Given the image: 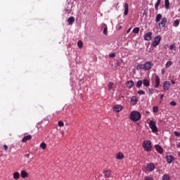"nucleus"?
Returning a JSON list of instances; mask_svg holds the SVG:
<instances>
[{
  "label": "nucleus",
  "mask_w": 180,
  "mask_h": 180,
  "mask_svg": "<svg viewBox=\"0 0 180 180\" xmlns=\"http://www.w3.org/2000/svg\"><path fill=\"white\" fill-rule=\"evenodd\" d=\"M131 102L133 105H136V103H137V97L136 96H132L131 98Z\"/></svg>",
  "instance_id": "obj_23"
},
{
  "label": "nucleus",
  "mask_w": 180,
  "mask_h": 180,
  "mask_svg": "<svg viewBox=\"0 0 180 180\" xmlns=\"http://www.w3.org/2000/svg\"><path fill=\"white\" fill-rule=\"evenodd\" d=\"M155 148L156 151H158V153H159L160 154H162V153H164V150L162 149V147L160 146V145H155Z\"/></svg>",
  "instance_id": "obj_13"
},
{
  "label": "nucleus",
  "mask_w": 180,
  "mask_h": 180,
  "mask_svg": "<svg viewBox=\"0 0 180 180\" xmlns=\"http://www.w3.org/2000/svg\"><path fill=\"white\" fill-rule=\"evenodd\" d=\"M160 4H161L160 1H157L155 4V8L156 11H158V7L160 6Z\"/></svg>",
  "instance_id": "obj_35"
},
{
  "label": "nucleus",
  "mask_w": 180,
  "mask_h": 180,
  "mask_svg": "<svg viewBox=\"0 0 180 180\" xmlns=\"http://www.w3.org/2000/svg\"><path fill=\"white\" fill-rule=\"evenodd\" d=\"M4 151H8V146L4 145Z\"/></svg>",
  "instance_id": "obj_45"
},
{
  "label": "nucleus",
  "mask_w": 180,
  "mask_h": 180,
  "mask_svg": "<svg viewBox=\"0 0 180 180\" xmlns=\"http://www.w3.org/2000/svg\"><path fill=\"white\" fill-rule=\"evenodd\" d=\"M151 67H153V64L150 61L146 62L143 64V70H145L146 71L151 70Z\"/></svg>",
  "instance_id": "obj_5"
},
{
  "label": "nucleus",
  "mask_w": 180,
  "mask_h": 180,
  "mask_svg": "<svg viewBox=\"0 0 180 180\" xmlns=\"http://www.w3.org/2000/svg\"><path fill=\"white\" fill-rule=\"evenodd\" d=\"M27 158H29V154L27 155Z\"/></svg>",
  "instance_id": "obj_54"
},
{
  "label": "nucleus",
  "mask_w": 180,
  "mask_h": 180,
  "mask_svg": "<svg viewBox=\"0 0 180 180\" xmlns=\"http://www.w3.org/2000/svg\"><path fill=\"white\" fill-rule=\"evenodd\" d=\"M124 16H127V15H129V4L127 3H126L124 5Z\"/></svg>",
  "instance_id": "obj_11"
},
{
  "label": "nucleus",
  "mask_w": 180,
  "mask_h": 180,
  "mask_svg": "<svg viewBox=\"0 0 180 180\" xmlns=\"http://www.w3.org/2000/svg\"><path fill=\"white\" fill-rule=\"evenodd\" d=\"M103 34H108V27H106L103 29Z\"/></svg>",
  "instance_id": "obj_40"
},
{
  "label": "nucleus",
  "mask_w": 180,
  "mask_h": 180,
  "mask_svg": "<svg viewBox=\"0 0 180 180\" xmlns=\"http://www.w3.org/2000/svg\"><path fill=\"white\" fill-rule=\"evenodd\" d=\"M155 86H154L155 88H158V86H160V77L155 76Z\"/></svg>",
  "instance_id": "obj_12"
},
{
  "label": "nucleus",
  "mask_w": 180,
  "mask_h": 180,
  "mask_svg": "<svg viewBox=\"0 0 180 180\" xmlns=\"http://www.w3.org/2000/svg\"><path fill=\"white\" fill-rule=\"evenodd\" d=\"M160 99H162V100L164 99V94L160 95Z\"/></svg>",
  "instance_id": "obj_49"
},
{
  "label": "nucleus",
  "mask_w": 180,
  "mask_h": 180,
  "mask_svg": "<svg viewBox=\"0 0 180 180\" xmlns=\"http://www.w3.org/2000/svg\"><path fill=\"white\" fill-rule=\"evenodd\" d=\"M148 94L149 95H153V94H154V90L153 89H149Z\"/></svg>",
  "instance_id": "obj_39"
},
{
  "label": "nucleus",
  "mask_w": 180,
  "mask_h": 180,
  "mask_svg": "<svg viewBox=\"0 0 180 180\" xmlns=\"http://www.w3.org/2000/svg\"><path fill=\"white\" fill-rule=\"evenodd\" d=\"M179 23H180L179 20H176L173 22V26H174V27H178L179 26Z\"/></svg>",
  "instance_id": "obj_24"
},
{
  "label": "nucleus",
  "mask_w": 180,
  "mask_h": 180,
  "mask_svg": "<svg viewBox=\"0 0 180 180\" xmlns=\"http://www.w3.org/2000/svg\"><path fill=\"white\" fill-rule=\"evenodd\" d=\"M161 18H162V15H161V14H158L157 15H156V22H157V23H158V22H160V20H161Z\"/></svg>",
  "instance_id": "obj_27"
},
{
  "label": "nucleus",
  "mask_w": 180,
  "mask_h": 180,
  "mask_svg": "<svg viewBox=\"0 0 180 180\" xmlns=\"http://www.w3.org/2000/svg\"><path fill=\"white\" fill-rule=\"evenodd\" d=\"M117 65H120V62H119V61L117 62Z\"/></svg>",
  "instance_id": "obj_52"
},
{
  "label": "nucleus",
  "mask_w": 180,
  "mask_h": 180,
  "mask_svg": "<svg viewBox=\"0 0 180 180\" xmlns=\"http://www.w3.org/2000/svg\"><path fill=\"white\" fill-rule=\"evenodd\" d=\"M143 147L145 151H151V141H145L143 143Z\"/></svg>",
  "instance_id": "obj_3"
},
{
  "label": "nucleus",
  "mask_w": 180,
  "mask_h": 180,
  "mask_svg": "<svg viewBox=\"0 0 180 180\" xmlns=\"http://www.w3.org/2000/svg\"><path fill=\"white\" fill-rule=\"evenodd\" d=\"M137 94H139V95H146V91L143 90H139L138 91Z\"/></svg>",
  "instance_id": "obj_37"
},
{
  "label": "nucleus",
  "mask_w": 180,
  "mask_h": 180,
  "mask_svg": "<svg viewBox=\"0 0 180 180\" xmlns=\"http://www.w3.org/2000/svg\"><path fill=\"white\" fill-rule=\"evenodd\" d=\"M141 85H143V81L139 80L136 83V88H141Z\"/></svg>",
  "instance_id": "obj_28"
},
{
  "label": "nucleus",
  "mask_w": 180,
  "mask_h": 180,
  "mask_svg": "<svg viewBox=\"0 0 180 180\" xmlns=\"http://www.w3.org/2000/svg\"><path fill=\"white\" fill-rule=\"evenodd\" d=\"M109 57H110V58H113V57H116V53H110V54H109Z\"/></svg>",
  "instance_id": "obj_41"
},
{
  "label": "nucleus",
  "mask_w": 180,
  "mask_h": 180,
  "mask_svg": "<svg viewBox=\"0 0 180 180\" xmlns=\"http://www.w3.org/2000/svg\"><path fill=\"white\" fill-rule=\"evenodd\" d=\"M158 2H160L161 3V0H158Z\"/></svg>",
  "instance_id": "obj_53"
},
{
  "label": "nucleus",
  "mask_w": 180,
  "mask_h": 180,
  "mask_svg": "<svg viewBox=\"0 0 180 180\" xmlns=\"http://www.w3.org/2000/svg\"><path fill=\"white\" fill-rule=\"evenodd\" d=\"M123 108H122V105H117L113 108V110L115 112H122Z\"/></svg>",
  "instance_id": "obj_15"
},
{
  "label": "nucleus",
  "mask_w": 180,
  "mask_h": 180,
  "mask_svg": "<svg viewBox=\"0 0 180 180\" xmlns=\"http://www.w3.org/2000/svg\"><path fill=\"white\" fill-rule=\"evenodd\" d=\"M140 32V28L139 27H135L134 30H133V32L136 34L139 33Z\"/></svg>",
  "instance_id": "obj_34"
},
{
  "label": "nucleus",
  "mask_w": 180,
  "mask_h": 180,
  "mask_svg": "<svg viewBox=\"0 0 180 180\" xmlns=\"http://www.w3.org/2000/svg\"><path fill=\"white\" fill-rule=\"evenodd\" d=\"M171 65H172V61H167L166 65H165V67H166V68H169L171 67Z\"/></svg>",
  "instance_id": "obj_32"
},
{
  "label": "nucleus",
  "mask_w": 180,
  "mask_h": 180,
  "mask_svg": "<svg viewBox=\"0 0 180 180\" xmlns=\"http://www.w3.org/2000/svg\"><path fill=\"white\" fill-rule=\"evenodd\" d=\"M136 70L138 71H140V70H144V65H142V64L137 65Z\"/></svg>",
  "instance_id": "obj_25"
},
{
  "label": "nucleus",
  "mask_w": 180,
  "mask_h": 180,
  "mask_svg": "<svg viewBox=\"0 0 180 180\" xmlns=\"http://www.w3.org/2000/svg\"><path fill=\"white\" fill-rule=\"evenodd\" d=\"M177 148H180V142L176 145Z\"/></svg>",
  "instance_id": "obj_51"
},
{
  "label": "nucleus",
  "mask_w": 180,
  "mask_h": 180,
  "mask_svg": "<svg viewBox=\"0 0 180 180\" xmlns=\"http://www.w3.org/2000/svg\"><path fill=\"white\" fill-rule=\"evenodd\" d=\"M103 174L105 178H110V174H112V171H110V169H108L104 171Z\"/></svg>",
  "instance_id": "obj_16"
},
{
  "label": "nucleus",
  "mask_w": 180,
  "mask_h": 180,
  "mask_svg": "<svg viewBox=\"0 0 180 180\" xmlns=\"http://www.w3.org/2000/svg\"><path fill=\"white\" fill-rule=\"evenodd\" d=\"M144 180H154V179L151 176H146Z\"/></svg>",
  "instance_id": "obj_42"
},
{
  "label": "nucleus",
  "mask_w": 180,
  "mask_h": 180,
  "mask_svg": "<svg viewBox=\"0 0 180 180\" xmlns=\"http://www.w3.org/2000/svg\"><path fill=\"white\" fill-rule=\"evenodd\" d=\"M174 134H175V136H176V137H179V136H180V133L178 131H174Z\"/></svg>",
  "instance_id": "obj_44"
},
{
  "label": "nucleus",
  "mask_w": 180,
  "mask_h": 180,
  "mask_svg": "<svg viewBox=\"0 0 180 180\" xmlns=\"http://www.w3.org/2000/svg\"><path fill=\"white\" fill-rule=\"evenodd\" d=\"M154 169H155V165H154V163H150L146 167V171H148V172H153Z\"/></svg>",
  "instance_id": "obj_6"
},
{
  "label": "nucleus",
  "mask_w": 180,
  "mask_h": 180,
  "mask_svg": "<svg viewBox=\"0 0 180 180\" xmlns=\"http://www.w3.org/2000/svg\"><path fill=\"white\" fill-rule=\"evenodd\" d=\"M153 112L154 113H157V112H158V107L154 106V107L153 108Z\"/></svg>",
  "instance_id": "obj_38"
},
{
  "label": "nucleus",
  "mask_w": 180,
  "mask_h": 180,
  "mask_svg": "<svg viewBox=\"0 0 180 180\" xmlns=\"http://www.w3.org/2000/svg\"><path fill=\"white\" fill-rule=\"evenodd\" d=\"M68 22L69 23V25H72V23H74V22H75V18L74 17H70L68 19Z\"/></svg>",
  "instance_id": "obj_21"
},
{
  "label": "nucleus",
  "mask_w": 180,
  "mask_h": 180,
  "mask_svg": "<svg viewBox=\"0 0 180 180\" xmlns=\"http://www.w3.org/2000/svg\"><path fill=\"white\" fill-rule=\"evenodd\" d=\"M171 82H172V84L173 85H175V84H176L175 81H174V80H172Z\"/></svg>",
  "instance_id": "obj_50"
},
{
  "label": "nucleus",
  "mask_w": 180,
  "mask_h": 180,
  "mask_svg": "<svg viewBox=\"0 0 180 180\" xmlns=\"http://www.w3.org/2000/svg\"><path fill=\"white\" fill-rule=\"evenodd\" d=\"M113 82H110L108 83V89L109 91H112V89H113Z\"/></svg>",
  "instance_id": "obj_31"
},
{
  "label": "nucleus",
  "mask_w": 180,
  "mask_h": 180,
  "mask_svg": "<svg viewBox=\"0 0 180 180\" xmlns=\"http://www.w3.org/2000/svg\"><path fill=\"white\" fill-rule=\"evenodd\" d=\"M160 43H161V36L158 35L154 37L153 41L152 42V46L153 47H157Z\"/></svg>",
  "instance_id": "obj_4"
},
{
  "label": "nucleus",
  "mask_w": 180,
  "mask_h": 180,
  "mask_svg": "<svg viewBox=\"0 0 180 180\" xmlns=\"http://www.w3.org/2000/svg\"><path fill=\"white\" fill-rule=\"evenodd\" d=\"M170 105H171L172 106H176V102H175V101H172V102H170Z\"/></svg>",
  "instance_id": "obj_43"
},
{
  "label": "nucleus",
  "mask_w": 180,
  "mask_h": 180,
  "mask_svg": "<svg viewBox=\"0 0 180 180\" xmlns=\"http://www.w3.org/2000/svg\"><path fill=\"white\" fill-rule=\"evenodd\" d=\"M141 119V114L138 111H132L130 115V120L132 122H139Z\"/></svg>",
  "instance_id": "obj_1"
},
{
  "label": "nucleus",
  "mask_w": 180,
  "mask_h": 180,
  "mask_svg": "<svg viewBox=\"0 0 180 180\" xmlns=\"http://www.w3.org/2000/svg\"><path fill=\"white\" fill-rule=\"evenodd\" d=\"M29 140H32V135L25 136L22 138V142L27 143Z\"/></svg>",
  "instance_id": "obj_14"
},
{
  "label": "nucleus",
  "mask_w": 180,
  "mask_h": 180,
  "mask_svg": "<svg viewBox=\"0 0 180 180\" xmlns=\"http://www.w3.org/2000/svg\"><path fill=\"white\" fill-rule=\"evenodd\" d=\"M171 88V82L165 81L163 83V90L168 91Z\"/></svg>",
  "instance_id": "obj_8"
},
{
  "label": "nucleus",
  "mask_w": 180,
  "mask_h": 180,
  "mask_svg": "<svg viewBox=\"0 0 180 180\" xmlns=\"http://www.w3.org/2000/svg\"><path fill=\"white\" fill-rule=\"evenodd\" d=\"M40 147H41V148H42V150H46V148H47V145L46 144V143L42 142L40 144Z\"/></svg>",
  "instance_id": "obj_29"
},
{
  "label": "nucleus",
  "mask_w": 180,
  "mask_h": 180,
  "mask_svg": "<svg viewBox=\"0 0 180 180\" xmlns=\"http://www.w3.org/2000/svg\"><path fill=\"white\" fill-rule=\"evenodd\" d=\"M166 159L168 164H171L173 161H175V158L172 155L166 156Z\"/></svg>",
  "instance_id": "obj_9"
},
{
  "label": "nucleus",
  "mask_w": 180,
  "mask_h": 180,
  "mask_svg": "<svg viewBox=\"0 0 180 180\" xmlns=\"http://www.w3.org/2000/svg\"><path fill=\"white\" fill-rule=\"evenodd\" d=\"M58 124L59 127H64V122L63 121H58Z\"/></svg>",
  "instance_id": "obj_36"
},
{
  "label": "nucleus",
  "mask_w": 180,
  "mask_h": 180,
  "mask_svg": "<svg viewBox=\"0 0 180 180\" xmlns=\"http://www.w3.org/2000/svg\"><path fill=\"white\" fill-rule=\"evenodd\" d=\"M162 180H169V175L168 174H164L162 176Z\"/></svg>",
  "instance_id": "obj_30"
},
{
  "label": "nucleus",
  "mask_w": 180,
  "mask_h": 180,
  "mask_svg": "<svg viewBox=\"0 0 180 180\" xmlns=\"http://www.w3.org/2000/svg\"><path fill=\"white\" fill-rule=\"evenodd\" d=\"M142 84H143L144 86H150V81H148L147 79H144Z\"/></svg>",
  "instance_id": "obj_22"
},
{
  "label": "nucleus",
  "mask_w": 180,
  "mask_h": 180,
  "mask_svg": "<svg viewBox=\"0 0 180 180\" xmlns=\"http://www.w3.org/2000/svg\"><path fill=\"white\" fill-rule=\"evenodd\" d=\"M117 160H123L124 158V155L122 153H118L116 156Z\"/></svg>",
  "instance_id": "obj_19"
},
{
  "label": "nucleus",
  "mask_w": 180,
  "mask_h": 180,
  "mask_svg": "<svg viewBox=\"0 0 180 180\" xmlns=\"http://www.w3.org/2000/svg\"><path fill=\"white\" fill-rule=\"evenodd\" d=\"M84 45V43H82V41H78L77 46L79 49H82V46Z\"/></svg>",
  "instance_id": "obj_33"
},
{
  "label": "nucleus",
  "mask_w": 180,
  "mask_h": 180,
  "mask_svg": "<svg viewBox=\"0 0 180 180\" xmlns=\"http://www.w3.org/2000/svg\"><path fill=\"white\" fill-rule=\"evenodd\" d=\"M131 30V28L128 29L127 31V34L130 33Z\"/></svg>",
  "instance_id": "obj_48"
},
{
  "label": "nucleus",
  "mask_w": 180,
  "mask_h": 180,
  "mask_svg": "<svg viewBox=\"0 0 180 180\" xmlns=\"http://www.w3.org/2000/svg\"><path fill=\"white\" fill-rule=\"evenodd\" d=\"M13 176L14 179L18 180L19 178H20V174L18 172H15L13 173Z\"/></svg>",
  "instance_id": "obj_20"
},
{
  "label": "nucleus",
  "mask_w": 180,
  "mask_h": 180,
  "mask_svg": "<svg viewBox=\"0 0 180 180\" xmlns=\"http://www.w3.org/2000/svg\"><path fill=\"white\" fill-rule=\"evenodd\" d=\"M175 47V46L174 45H171L170 46H169V50H174V48Z\"/></svg>",
  "instance_id": "obj_46"
},
{
  "label": "nucleus",
  "mask_w": 180,
  "mask_h": 180,
  "mask_svg": "<svg viewBox=\"0 0 180 180\" xmlns=\"http://www.w3.org/2000/svg\"><path fill=\"white\" fill-rule=\"evenodd\" d=\"M159 25H161L162 27H165V25H167V18H162Z\"/></svg>",
  "instance_id": "obj_18"
},
{
  "label": "nucleus",
  "mask_w": 180,
  "mask_h": 180,
  "mask_svg": "<svg viewBox=\"0 0 180 180\" xmlns=\"http://www.w3.org/2000/svg\"><path fill=\"white\" fill-rule=\"evenodd\" d=\"M152 36H153V32H149L144 35L143 39H144V40H146V41H150V40H151V39H153Z\"/></svg>",
  "instance_id": "obj_7"
},
{
  "label": "nucleus",
  "mask_w": 180,
  "mask_h": 180,
  "mask_svg": "<svg viewBox=\"0 0 180 180\" xmlns=\"http://www.w3.org/2000/svg\"><path fill=\"white\" fill-rule=\"evenodd\" d=\"M20 176H21V178L25 179V178H27V176H29V174L25 170H22L20 172Z\"/></svg>",
  "instance_id": "obj_17"
},
{
  "label": "nucleus",
  "mask_w": 180,
  "mask_h": 180,
  "mask_svg": "<svg viewBox=\"0 0 180 180\" xmlns=\"http://www.w3.org/2000/svg\"><path fill=\"white\" fill-rule=\"evenodd\" d=\"M161 72H162V75H164V74H165V70L164 69H162L161 70Z\"/></svg>",
  "instance_id": "obj_47"
},
{
  "label": "nucleus",
  "mask_w": 180,
  "mask_h": 180,
  "mask_svg": "<svg viewBox=\"0 0 180 180\" xmlns=\"http://www.w3.org/2000/svg\"><path fill=\"white\" fill-rule=\"evenodd\" d=\"M149 127L152 130L153 133H157L158 131V127H157V124L155 122L150 120L149 122Z\"/></svg>",
  "instance_id": "obj_2"
},
{
  "label": "nucleus",
  "mask_w": 180,
  "mask_h": 180,
  "mask_svg": "<svg viewBox=\"0 0 180 180\" xmlns=\"http://www.w3.org/2000/svg\"><path fill=\"white\" fill-rule=\"evenodd\" d=\"M126 86L129 89H131V88H133L134 86V82L133 80H129L126 83Z\"/></svg>",
  "instance_id": "obj_10"
},
{
  "label": "nucleus",
  "mask_w": 180,
  "mask_h": 180,
  "mask_svg": "<svg viewBox=\"0 0 180 180\" xmlns=\"http://www.w3.org/2000/svg\"><path fill=\"white\" fill-rule=\"evenodd\" d=\"M165 6L166 9H169V0H165Z\"/></svg>",
  "instance_id": "obj_26"
}]
</instances>
